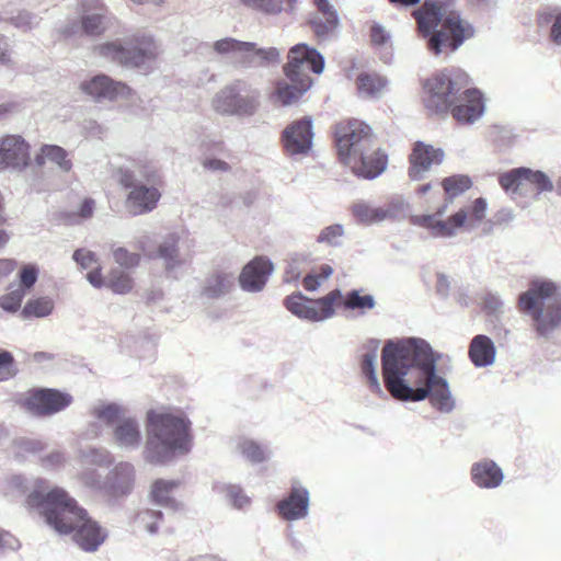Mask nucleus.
Masks as SVG:
<instances>
[{
    "label": "nucleus",
    "mask_w": 561,
    "mask_h": 561,
    "mask_svg": "<svg viewBox=\"0 0 561 561\" xmlns=\"http://www.w3.org/2000/svg\"><path fill=\"white\" fill-rule=\"evenodd\" d=\"M381 371L385 387L393 399L421 401L430 397L438 410L453 409L448 385L436 375L432 350L424 341L410 339L386 343L381 352Z\"/></svg>",
    "instance_id": "1"
},
{
    "label": "nucleus",
    "mask_w": 561,
    "mask_h": 561,
    "mask_svg": "<svg viewBox=\"0 0 561 561\" xmlns=\"http://www.w3.org/2000/svg\"><path fill=\"white\" fill-rule=\"evenodd\" d=\"M26 505L38 511L57 533L75 531V541L85 551H95L106 538L101 527L88 518L87 512L62 489L34 490L27 495Z\"/></svg>",
    "instance_id": "2"
},
{
    "label": "nucleus",
    "mask_w": 561,
    "mask_h": 561,
    "mask_svg": "<svg viewBox=\"0 0 561 561\" xmlns=\"http://www.w3.org/2000/svg\"><path fill=\"white\" fill-rule=\"evenodd\" d=\"M420 34L434 55H449L474 35L473 25L440 0H425L413 11Z\"/></svg>",
    "instance_id": "3"
},
{
    "label": "nucleus",
    "mask_w": 561,
    "mask_h": 561,
    "mask_svg": "<svg viewBox=\"0 0 561 561\" xmlns=\"http://www.w3.org/2000/svg\"><path fill=\"white\" fill-rule=\"evenodd\" d=\"M518 310L529 317L540 336H549L561 322V302L558 286L549 280H533L518 296Z\"/></svg>",
    "instance_id": "4"
},
{
    "label": "nucleus",
    "mask_w": 561,
    "mask_h": 561,
    "mask_svg": "<svg viewBox=\"0 0 561 561\" xmlns=\"http://www.w3.org/2000/svg\"><path fill=\"white\" fill-rule=\"evenodd\" d=\"M149 434L152 436L147 443L148 460L152 463L163 462L164 457L158 453L161 447L170 454L176 449L187 450L191 443V422L182 412H154L147 415Z\"/></svg>",
    "instance_id": "5"
},
{
    "label": "nucleus",
    "mask_w": 561,
    "mask_h": 561,
    "mask_svg": "<svg viewBox=\"0 0 561 561\" xmlns=\"http://www.w3.org/2000/svg\"><path fill=\"white\" fill-rule=\"evenodd\" d=\"M139 175L148 184H136L133 171L119 168L116 171V181L129 192L126 196L125 206L131 215H144L157 208L161 198L159 190L163 182L158 170L151 163H139L136 165Z\"/></svg>",
    "instance_id": "6"
},
{
    "label": "nucleus",
    "mask_w": 561,
    "mask_h": 561,
    "mask_svg": "<svg viewBox=\"0 0 561 561\" xmlns=\"http://www.w3.org/2000/svg\"><path fill=\"white\" fill-rule=\"evenodd\" d=\"M446 209L447 205H443L435 214L414 216L412 222L431 230L435 237H451L461 228L472 229L482 222L486 213V201L482 197L476 198L470 206L460 208L443 220L440 217Z\"/></svg>",
    "instance_id": "7"
},
{
    "label": "nucleus",
    "mask_w": 561,
    "mask_h": 561,
    "mask_svg": "<svg viewBox=\"0 0 561 561\" xmlns=\"http://www.w3.org/2000/svg\"><path fill=\"white\" fill-rule=\"evenodd\" d=\"M469 84V77L461 70L445 69L424 83L426 107L436 114H447L460 92Z\"/></svg>",
    "instance_id": "8"
},
{
    "label": "nucleus",
    "mask_w": 561,
    "mask_h": 561,
    "mask_svg": "<svg viewBox=\"0 0 561 561\" xmlns=\"http://www.w3.org/2000/svg\"><path fill=\"white\" fill-rule=\"evenodd\" d=\"M134 42L130 48L117 41L101 43L93 47V53L124 67H140L157 57V46L151 37L136 38Z\"/></svg>",
    "instance_id": "9"
},
{
    "label": "nucleus",
    "mask_w": 561,
    "mask_h": 561,
    "mask_svg": "<svg viewBox=\"0 0 561 561\" xmlns=\"http://www.w3.org/2000/svg\"><path fill=\"white\" fill-rule=\"evenodd\" d=\"M341 300L339 289L331 290L319 299H309L301 293L287 296L284 305L296 317L308 321H323L334 314V306Z\"/></svg>",
    "instance_id": "10"
},
{
    "label": "nucleus",
    "mask_w": 561,
    "mask_h": 561,
    "mask_svg": "<svg viewBox=\"0 0 561 561\" xmlns=\"http://www.w3.org/2000/svg\"><path fill=\"white\" fill-rule=\"evenodd\" d=\"M499 183L506 192L529 197L552 190V183L545 173L528 168H516L501 174Z\"/></svg>",
    "instance_id": "11"
},
{
    "label": "nucleus",
    "mask_w": 561,
    "mask_h": 561,
    "mask_svg": "<svg viewBox=\"0 0 561 561\" xmlns=\"http://www.w3.org/2000/svg\"><path fill=\"white\" fill-rule=\"evenodd\" d=\"M335 144L341 161L357 150L373 145L375 136L369 125L359 119H345L335 126Z\"/></svg>",
    "instance_id": "12"
},
{
    "label": "nucleus",
    "mask_w": 561,
    "mask_h": 561,
    "mask_svg": "<svg viewBox=\"0 0 561 561\" xmlns=\"http://www.w3.org/2000/svg\"><path fill=\"white\" fill-rule=\"evenodd\" d=\"M247 83L236 80L220 90L213 99V108L219 114L252 115L259 105L257 93L242 95Z\"/></svg>",
    "instance_id": "13"
},
{
    "label": "nucleus",
    "mask_w": 561,
    "mask_h": 561,
    "mask_svg": "<svg viewBox=\"0 0 561 561\" xmlns=\"http://www.w3.org/2000/svg\"><path fill=\"white\" fill-rule=\"evenodd\" d=\"M214 49L218 54L236 55L237 61L243 67H259L279 60V51L276 48H256L254 43L230 37L217 41Z\"/></svg>",
    "instance_id": "14"
},
{
    "label": "nucleus",
    "mask_w": 561,
    "mask_h": 561,
    "mask_svg": "<svg viewBox=\"0 0 561 561\" xmlns=\"http://www.w3.org/2000/svg\"><path fill=\"white\" fill-rule=\"evenodd\" d=\"M72 397L57 389L30 390L22 399L21 405L36 416H48L69 407Z\"/></svg>",
    "instance_id": "15"
},
{
    "label": "nucleus",
    "mask_w": 561,
    "mask_h": 561,
    "mask_svg": "<svg viewBox=\"0 0 561 561\" xmlns=\"http://www.w3.org/2000/svg\"><path fill=\"white\" fill-rule=\"evenodd\" d=\"M342 162L350 165L356 174L367 179H374L385 171L388 164V156L377 145L375 138L373 145L357 150Z\"/></svg>",
    "instance_id": "16"
},
{
    "label": "nucleus",
    "mask_w": 561,
    "mask_h": 561,
    "mask_svg": "<svg viewBox=\"0 0 561 561\" xmlns=\"http://www.w3.org/2000/svg\"><path fill=\"white\" fill-rule=\"evenodd\" d=\"M287 59V62L283 67L286 77H310L305 71L306 67L313 73L320 75L324 68L322 55L316 48L302 43L289 49Z\"/></svg>",
    "instance_id": "17"
},
{
    "label": "nucleus",
    "mask_w": 561,
    "mask_h": 561,
    "mask_svg": "<svg viewBox=\"0 0 561 561\" xmlns=\"http://www.w3.org/2000/svg\"><path fill=\"white\" fill-rule=\"evenodd\" d=\"M30 150V144L20 135L0 137V171L25 169L31 161Z\"/></svg>",
    "instance_id": "18"
},
{
    "label": "nucleus",
    "mask_w": 561,
    "mask_h": 561,
    "mask_svg": "<svg viewBox=\"0 0 561 561\" xmlns=\"http://www.w3.org/2000/svg\"><path fill=\"white\" fill-rule=\"evenodd\" d=\"M444 157L443 149L423 141H415L409 154V178L413 181L421 180L433 167L439 165Z\"/></svg>",
    "instance_id": "19"
},
{
    "label": "nucleus",
    "mask_w": 561,
    "mask_h": 561,
    "mask_svg": "<svg viewBox=\"0 0 561 561\" xmlns=\"http://www.w3.org/2000/svg\"><path fill=\"white\" fill-rule=\"evenodd\" d=\"M80 89L96 101H114L119 98H129L133 94V90L126 83L115 81L106 75H98L81 82Z\"/></svg>",
    "instance_id": "20"
},
{
    "label": "nucleus",
    "mask_w": 561,
    "mask_h": 561,
    "mask_svg": "<svg viewBox=\"0 0 561 561\" xmlns=\"http://www.w3.org/2000/svg\"><path fill=\"white\" fill-rule=\"evenodd\" d=\"M312 137L311 121L305 117L285 128L282 134V142L287 153L300 154L310 150Z\"/></svg>",
    "instance_id": "21"
},
{
    "label": "nucleus",
    "mask_w": 561,
    "mask_h": 561,
    "mask_svg": "<svg viewBox=\"0 0 561 561\" xmlns=\"http://www.w3.org/2000/svg\"><path fill=\"white\" fill-rule=\"evenodd\" d=\"M453 117L459 123H472L483 112V99L477 89H463L449 108Z\"/></svg>",
    "instance_id": "22"
},
{
    "label": "nucleus",
    "mask_w": 561,
    "mask_h": 561,
    "mask_svg": "<svg viewBox=\"0 0 561 561\" xmlns=\"http://www.w3.org/2000/svg\"><path fill=\"white\" fill-rule=\"evenodd\" d=\"M272 272V262L264 256H256L243 267L239 277L240 285L248 291H259L265 286Z\"/></svg>",
    "instance_id": "23"
},
{
    "label": "nucleus",
    "mask_w": 561,
    "mask_h": 561,
    "mask_svg": "<svg viewBox=\"0 0 561 561\" xmlns=\"http://www.w3.org/2000/svg\"><path fill=\"white\" fill-rule=\"evenodd\" d=\"M83 14L81 26L84 34L100 36L107 28L108 11L101 0H81Z\"/></svg>",
    "instance_id": "24"
},
{
    "label": "nucleus",
    "mask_w": 561,
    "mask_h": 561,
    "mask_svg": "<svg viewBox=\"0 0 561 561\" xmlns=\"http://www.w3.org/2000/svg\"><path fill=\"white\" fill-rule=\"evenodd\" d=\"M149 242L148 237H144L136 242L135 248L142 252V254L150 260L162 259L165 263L167 270H172L181 264L179 260V237L175 234H169L165 240L159 245L157 250H148L147 244Z\"/></svg>",
    "instance_id": "25"
},
{
    "label": "nucleus",
    "mask_w": 561,
    "mask_h": 561,
    "mask_svg": "<svg viewBox=\"0 0 561 561\" xmlns=\"http://www.w3.org/2000/svg\"><path fill=\"white\" fill-rule=\"evenodd\" d=\"M289 81L279 80L275 84L273 98L283 106L297 102L312 85L311 77H286Z\"/></svg>",
    "instance_id": "26"
},
{
    "label": "nucleus",
    "mask_w": 561,
    "mask_h": 561,
    "mask_svg": "<svg viewBox=\"0 0 561 561\" xmlns=\"http://www.w3.org/2000/svg\"><path fill=\"white\" fill-rule=\"evenodd\" d=\"M309 493L304 488H293L289 495L278 502V514L286 520H295L307 515Z\"/></svg>",
    "instance_id": "27"
},
{
    "label": "nucleus",
    "mask_w": 561,
    "mask_h": 561,
    "mask_svg": "<svg viewBox=\"0 0 561 561\" xmlns=\"http://www.w3.org/2000/svg\"><path fill=\"white\" fill-rule=\"evenodd\" d=\"M313 3L320 15L311 18L309 25L318 37H324L337 27V13L329 0H313Z\"/></svg>",
    "instance_id": "28"
},
{
    "label": "nucleus",
    "mask_w": 561,
    "mask_h": 561,
    "mask_svg": "<svg viewBox=\"0 0 561 561\" xmlns=\"http://www.w3.org/2000/svg\"><path fill=\"white\" fill-rule=\"evenodd\" d=\"M400 205L389 203L383 206L373 207L366 203H357L352 206V214L363 224H375L396 216Z\"/></svg>",
    "instance_id": "29"
},
{
    "label": "nucleus",
    "mask_w": 561,
    "mask_h": 561,
    "mask_svg": "<svg viewBox=\"0 0 561 561\" xmlns=\"http://www.w3.org/2000/svg\"><path fill=\"white\" fill-rule=\"evenodd\" d=\"M471 478L478 486L493 489L501 484L503 473L493 460L484 459L472 465Z\"/></svg>",
    "instance_id": "30"
},
{
    "label": "nucleus",
    "mask_w": 561,
    "mask_h": 561,
    "mask_svg": "<svg viewBox=\"0 0 561 561\" xmlns=\"http://www.w3.org/2000/svg\"><path fill=\"white\" fill-rule=\"evenodd\" d=\"M496 350L492 340L483 334L476 335L468 350V356L476 367H486L494 363Z\"/></svg>",
    "instance_id": "31"
},
{
    "label": "nucleus",
    "mask_w": 561,
    "mask_h": 561,
    "mask_svg": "<svg viewBox=\"0 0 561 561\" xmlns=\"http://www.w3.org/2000/svg\"><path fill=\"white\" fill-rule=\"evenodd\" d=\"M47 162L56 164L60 170L70 171L72 163L68 159L67 151L57 145H43L35 156V163L38 167L45 165Z\"/></svg>",
    "instance_id": "32"
},
{
    "label": "nucleus",
    "mask_w": 561,
    "mask_h": 561,
    "mask_svg": "<svg viewBox=\"0 0 561 561\" xmlns=\"http://www.w3.org/2000/svg\"><path fill=\"white\" fill-rule=\"evenodd\" d=\"M114 439L122 447H137L141 440L138 423L134 419H123L116 424Z\"/></svg>",
    "instance_id": "33"
},
{
    "label": "nucleus",
    "mask_w": 561,
    "mask_h": 561,
    "mask_svg": "<svg viewBox=\"0 0 561 561\" xmlns=\"http://www.w3.org/2000/svg\"><path fill=\"white\" fill-rule=\"evenodd\" d=\"M387 83V79L377 72H360L355 80L358 94L366 98H377Z\"/></svg>",
    "instance_id": "34"
},
{
    "label": "nucleus",
    "mask_w": 561,
    "mask_h": 561,
    "mask_svg": "<svg viewBox=\"0 0 561 561\" xmlns=\"http://www.w3.org/2000/svg\"><path fill=\"white\" fill-rule=\"evenodd\" d=\"M440 185L446 196V203L444 205H447L454 198L470 190L472 180L466 174H454L443 179Z\"/></svg>",
    "instance_id": "35"
},
{
    "label": "nucleus",
    "mask_w": 561,
    "mask_h": 561,
    "mask_svg": "<svg viewBox=\"0 0 561 561\" xmlns=\"http://www.w3.org/2000/svg\"><path fill=\"white\" fill-rule=\"evenodd\" d=\"M297 0H240V2L253 10L266 14L276 15L287 9H294Z\"/></svg>",
    "instance_id": "36"
},
{
    "label": "nucleus",
    "mask_w": 561,
    "mask_h": 561,
    "mask_svg": "<svg viewBox=\"0 0 561 561\" xmlns=\"http://www.w3.org/2000/svg\"><path fill=\"white\" fill-rule=\"evenodd\" d=\"M343 307L347 310H370L375 307V299L371 295H360L358 290H352L345 296L341 294V300L335 304L334 309Z\"/></svg>",
    "instance_id": "37"
},
{
    "label": "nucleus",
    "mask_w": 561,
    "mask_h": 561,
    "mask_svg": "<svg viewBox=\"0 0 561 561\" xmlns=\"http://www.w3.org/2000/svg\"><path fill=\"white\" fill-rule=\"evenodd\" d=\"M231 287V277L228 274L215 273L206 279L203 294L209 298H217L226 294Z\"/></svg>",
    "instance_id": "38"
},
{
    "label": "nucleus",
    "mask_w": 561,
    "mask_h": 561,
    "mask_svg": "<svg viewBox=\"0 0 561 561\" xmlns=\"http://www.w3.org/2000/svg\"><path fill=\"white\" fill-rule=\"evenodd\" d=\"M376 354L375 352L366 353L362 359V373L367 378V383L371 392L377 396H382V389L379 383L376 369Z\"/></svg>",
    "instance_id": "39"
},
{
    "label": "nucleus",
    "mask_w": 561,
    "mask_h": 561,
    "mask_svg": "<svg viewBox=\"0 0 561 561\" xmlns=\"http://www.w3.org/2000/svg\"><path fill=\"white\" fill-rule=\"evenodd\" d=\"M54 309V301L48 297H38L30 299L22 310L24 318H43L51 313Z\"/></svg>",
    "instance_id": "40"
},
{
    "label": "nucleus",
    "mask_w": 561,
    "mask_h": 561,
    "mask_svg": "<svg viewBox=\"0 0 561 561\" xmlns=\"http://www.w3.org/2000/svg\"><path fill=\"white\" fill-rule=\"evenodd\" d=\"M106 286L115 294H127L131 290L134 282L127 273L115 270L110 273Z\"/></svg>",
    "instance_id": "41"
},
{
    "label": "nucleus",
    "mask_w": 561,
    "mask_h": 561,
    "mask_svg": "<svg viewBox=\"0 0 561 561\" xmlns=\"http://www.w3.org/2000/svg\"><path fill=\"white\" fill-rule=\"evenodd\" d=\"M161 520V512L153 510L141 511L135 518L137 527L147 530L150 534H154L158 530V526Z\"/></svg>",
    "instance_id": "42"
},
{
    "label": "nucleus",
    "mask_w": 561,
    "mask_h": 561,
    "mask_svg": "<svg viewBox=\"0 0 561 561\" xmlns=\"http://www.w3.org/2000/svg\"><path fill=\"white\" fill-rule=\"evenodd\" d=\"M116 471L122 473V479L113 484V494L124 495L128 493L133 486L134 468L131 465L125 463L116 468Z\"/></svg>",
    "instance_id": "43"
},
{
    "label": "nucleus",
    "mask_w": 561,
    "mask_h": 561,
    "mask_svg": "<svg viewBox=\"0 0 561 561\" xmlns=\"http://www.w3.org/2000/svg\"><path fill=\"white\" fill-rule=\"evenodd\" d=\"M241 454L251 462L259 463L266 459L265 450L254 440L245 439L239 445Z\"/></svg>",
    "instance_id": "44"
},
{
    "label": "nucleus",
    "mask_w": 561,
    "mask_h": 561,
    "mask_svg": "<svg viewBox=\"0 0 561 561\" xmlns=\"http://www.w3.org/2000/svg\"><path fill=\"white\" fill-rule=\"evenodd\" d=\"M114 261L123 267L133 268L139 265L140 263V254L136 252H130L128 249L124 247H118L113 250Z\"/></svg>",
    "instance_id": "45"
},
{
    "label": "nucleus",
    "mask_w": 561,
    "mask_h": 561,
    "mask_svg": "<svg viewBox=\"0 0 561 561\" xmlns=\"http://www.w3.org/2000/svg\"><path fill=\"white\" fill-rule=\"evenodd\" d=\"M178 486L175 481L157 480L152 484L151 494L154 501L165 504L170 500L171 491Z\"/></svg>",
    "instance_id": "46"
},
{
    "label": "nucleus",
    "mask_w": 561,
    "mask_h": 561,
    "mask_svg": "<svg viewBox=\"0 0 561 561\" xmlns=\"http://www.w3.org/2000/svg\"><path fill=\"white\" fill-rule=\"evenodd\" d=\"M25 295L23 288L14 289L0 297V307L5 311L15 312L20 309Z\"/></svg>",
    "instance_id": "47"
},
{
    "label": "nucleus",
    "mask_w": 561,
    "mask_h": 561,
    "mask_svg": "<svg viewBox=\"0 0 561 561\" xmlns=\"http://www.w3.org/2000/svg\"><path fill=\"white\" fill-rule=\"evenodd\" d=\"M333 273V270L330 265H322L319 268V273L308 274L305 276L302 280L304 288L308 291L316 290L323 280L329 278V276Z\"/></svg>",
    "instance_id": "48"
},
{
    "label": "nucleus",
    "mask_w": 561,
    "mask_h": 561,
    "mask_svg": "<svg viewBox=\"0 0 561 561\" xmlns=\"http://www.w3.org/2000/svg\"><path fill=\"white\" fill-rule=\"evenodd\" d=\"M344 230L343 227L339 224L331 225L325 227L319 233L317 241L319 243H327L330 245H339V239L343 236Z\"/></svg>",
    "instance_id": "49"
},
{
    "label": "nucleus",
    "mask_w": 561,
    "mask_h": 561,
    "mask_svg": "<svg viewBox=\"0 0 561 561\" xmlns=\"http://www.w3.org/2000/svg\"><path fill=\"white\" fill-rule=\"evenodd\" d=\"M94 414L107 424H118L123 420L122 410L112 404L95 409Z\"/></svg>",
    "instance_id": "50"
},
{
    "label": "nucleus",
    "mask_w": 561,
    "mask_h": 561,
    "mask_svg": "<svg viewBox=\"0 0 561 561\" xmlns=\"http://www.w3.org/2000/svg\"><path fill=\"white\" fill-rule=\"evenodd\" d=\"M0 375L5 380L15 375L14 357L9 351L2 348H0Z\"/></svg>",
    "instance_id": "51"
},
{
    "label": "nucleus",
    "mask_w": 561,
    "mask_h": 561,
    "mask_svg": "<svg viewBox=\"0 0 561 561\" xmlns=\"http://www.w3.org/2000/svg\"><path fill=\"white\" fill-rule=\"evenodd\" d=\"M227 497L237 508H244L250 504V499L243 493V491L236 485H229L226 489Z\"/></svg>",
    "instance_id": "52"
},
{
    "label": "nucleus",
    "mask_w": 561,
    "mask_h": 561,
    "mask_svg": "<svg viewBox=\"0 0 561 561\" xmlns=\"http://www.w3.org/2000/svg\"><path fill=\"white\" fill-rule=\"evenodd\" d=\"M38 271L33 265H25L20 271V283L21 288H23L25 291L34 286V284L37 280Z\"/></svg>",
    "instance_id": "53"
},
{
    "label": "nucleus",
    "mask_w": 561,
    "mask_h": 561,
    "mask_svg": "<svg viewBox=\"0 0 561 561\" xmlns=\"http://www.w3.org/2000/svg\"><path fill=\"white\" fill-rule=\"evenodd\" d=\"M73 260L79 264L82 268H89L93 264L96 263L95 254L91 251L79 249L73 253Z\"/></svg>",
    "instance_id": "54"
},
{
    "label": "nucleus",
    "mask_w": 561,
    "mask_h": 561,
    "mask_svg": "<svg viewBox=\"0 0 561 561\" xmlns=\"http://www.w3.org/2000/svg\"><path fill=\"white\" fill-rule=\"evenodd\" d=\"M10 22L19 28L28 30L32 27L33 16L26 11H21L16 15L12 16Z\"/></svg>",
    "instance_id": "55"
},
{
    "label": "nucleus",
    "mask_w": 561,
    "mask_h": 561,
    "mask_svg": "<svg viewBox=\"0 0 561 561\" xmlns=\"http://www.w3.org/2000/svg\"><path fill=\"white\" fill-rule=\"evenodd\" d=\"M388 37L382 26L375 24L370 27V39L374 45H383L388 41Z\"/></svg>",
    "instance_id": "56"
},
{
    "label": "nucleus",
    "mask_w": 561,
    "mask_h": 561,
    "mask_svg": "<svg viewBox=\"0 0 561 561\" xmlns=\"http://www.w3.org/2000/svg\"><path fill=\"white\" fill-rule=\"evenodd\" d=\"M94 208H95L94 199L84 198L79 207L77 215L82 219L90 218L93 215Z\"/></svg>",
    "instance_id": "57"
},
{
    "label": "nucleus",
    "mask_w": 561,
    "mask_h": 561,
    "mask_svg": "<svg viewBox=\"0 0 561 561\" xmlns=\"http://www.w3.org/2000/svg\"><path fill=\"white\" fill-rule=\"evenodd\" d=\"M12 61L9 43L5 37L0 34V65L8 66Z\"/></svg>",
    "instance_id": "58"
},
{
    "label": "nucleus",
    "mask_w": 561,
    "mask_h": 561,
    "mask_svg": "<svg viewBox=\"0 0 561 561\" xmlns=\"http://www.w3.org/2000/svg\"><path fill=\"white\" fill-rule=\"evenodd\" d=\"M203 165L206 169L214 170V171H229L230 167L227 162L219 160V159H208L205 160Z\"/></svg>",
    "instance_id": "59"
},
{
    "label": "nucleus",
    "mask_w": 561,
    "mask_h": 561,
    "mask_svg": "<svg viewBox=\"0 0 561 561\" xmlns=\"http://www.w3.org/2000/svg\"><path fill=\"white\" fill-rule=\"evenodd\" d=\"M87 277L94 287H102L104 284L100 267H96L95 270L89 272Z\"/></svg>",
    "instance_id": "60"
},
{
    "label": "nucleus",
    "mask_w": 561,
    "mask_h": 561,
    "mask_svg": "<svg viewBox=\"0 0 561 561\" xmlns=\"http://www.w3.org/2000/svg\"><path fill=\"white\" fill-rule=\"evenodd\" d=\"M551 37L556 43H559L561 37V15H557L553 20Z\"/></svg>",
    "instance_id": "61"
},
{
    "label": "nucleus",
    "mask_w": 561,
    "mask_h": 561,
    "mask_svg": "<svg viewBox=\"0 0 561 561\" xmlns=\"http://www.w3.org/2000/svg\"><path fill=\"white\" fill-rule=\"evenodd\" d=\"M43 461L47 466H57L64 461V456L61 453H53L44 458Z\"/></svg>",
    "instance_id": "62"
},
{
    "label": "nucleus",
    "mask_w": 561,
    "mask_h": 561,
    "mask_svg": "<svg viewBox=\"0 0 561 561\" xmlns=\"http://www.w3.org/2000/svg\"><path fill=\"white\" fill-rule=\"evenodd\" d=\"M15 107V104L12 102L0 104V119L5 117L9 113H11Z\"/></svg>",
    "instance_id": "63"
},
{
    "label": "nucleus",
    "mask_w": 561,
    "mask_h": 561,
    "mask_svg": "<svg viewBox=\"0 0 561 561\" xmlns=\"http://www.w3.org/2000/svg\"><path fill=\"white\" fill-rule=\"evenodd\" d=\"M188 561H222V560L214 554H204V556H198V557L192 558Z\"/></svg>",
    "instance_id": "64"
}]
</instances>
